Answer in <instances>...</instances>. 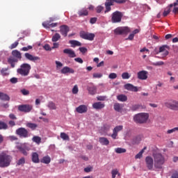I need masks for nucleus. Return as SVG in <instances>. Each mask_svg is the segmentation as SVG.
Returning <instances> with one entry per match:
<instances>
[{"label": "nucleus", "mask_w": 178, "mask_h": 178, "mask_svg": "<svg viewBox=\"0 0 178 178\" xmlns=\"http://www.w3.org/2000/svg\"><path fill=\"white\" fill-rule=\"evenodd\" d=\"M122 77L123 80H127L130 77V74H129V72H123L122 74Z\"/></svg>", "instance_id": "48"}, {"label": "nucleus", "mask_w": 178, "mask_h": 178, "mask_svg": "<svg viewBox=\"0 0 178 178\" xmlns=\"http://www.w3.org/2000/svg\"><path fill=\"white\" fill-rule=\"evenodd\" d=\"M141 108H143V106H141L140 104H135V105L132 106L131 111H137L138 109H141Z\"/></svg>", "instance_id": "47"}, {"label": "nucleus", "mask_w": 178, "mask_h": 178, "mask_svg": "<svg viewBox=\"0 0 178 178\" xmlns=\"http://www.w3.org/2000/svg\"><path fill=\"white\" fill-rule=\"evenodd\" d=\"M12 55L15 58H17L18 59H22V53L19 51L18 50H13L12 51Z\"/></svg>", "instance_id": "33"}, {"label": "nucleus", "mask_w": 178, "mask_h": 178, "mask_svg": "<svg viewBox=\"0 0 178 178\" xmlns=\"http://www.w3.org/2000/svg\"><path fill=\"white\" fill-rule=\"evenodd\" d=\"M79 49L81 54H86V52H87V48L86 47H79Z\"/></svg>", "instance_id": "63"}, {"label": "nucleus", "mask_w": 178, "mask_h": 178, "mask_svg": "<svg viewBox=\"0 0 178 178\" xmlns=\"http://www.w3.org/2000/svg\"><path fill=\"white\" fill-rule=\"evenodd\" d=\"M26 127H29V129H31L32 130H35L37 129L38 125L37 124L29 122L26 124Z\"/></svg>", "instance_id": "40"}, {"label": "nucleus", "mask_w": 178, "mask_h": 178, "mask_svg": "<svg viewBox=\"0 0 178 178\" xmlns=\"http://www.w3.org/2000/svg\"><path fill=\"white\" fill-rule=\"evenodd\" d=\"M70 44H71L72 48L76 47H81V42L77 40H70Z\"/></svg>", "instance_id": "34"}, {"label": "nucleus", "mask_w": 178, "mask_h": 178, "mask_svg": "<svg viewBox=\"0 0 178 178\" xmlns=\"http://www.w3.org/2000/svg\"><path fill=\"white\" fill-rule=\"evenodd\" d=\"M102 10H104V7H102L101 6H97V8H96L97 13H101V12Z\"/></svg>", "instance_id": "58"}, {"label": "nucleus", "mask_w": 178, "mask_h": 178, "mask_svg": "<svg viewBox=\"0 0 178 178\" xmlns=\"http://www.w3.org/2000/svg\"><path fill=\"white\" fill-rule=\"evenodd\" d=\"M15 133L17 136H19V137H21L22 138H27L28 137H30V133L24 127L18 128L17 129H16Z\"/></svg>", "instance_id": "6"}, {"label": "nucleus", "mask_w": 178, "mask_h": 178, "mask_svg": "<svg viewBox=\"0 0 178 178\" xmlns=\"http://www.w3.org/2000/svg\"><path fill=\"white\" fill-rule=\"evenodd\" d=\"M1 74L3 76H9V67L2 68L1 70Z\"/></svg>", "instance_id": "37"}, {"label": "nucleus", "mask_w": 178, "mask_h": 178, "mask_svg": "<svg viewBox=\"0 0 178 178\" xmlns=\"http://www.w3.org/2000/svg\"><path fill=\"white\" fill-rule=\"evenodd\" d=\"M79 35L81 38H83V40H88V41H94V38H95V34L90 33L84 31H81L79 33Z\"/></svg>", "instance_id": "10"}, {"label": "nucleus", "mask_w": 178, "mask_h": 178, "mask_svg": "<svg viewBox=\"0 0 178 178\" xmlns=\"http://www.w3.org/2000/svg\"><path fill=\"white\" fill-rule=\"evenodd\" d=\"M60 138L63 139L64 140L69 141L70 140V138H69L68 135L66 134L65 132L60 133Z\"/></svg>", "instance_id": "42"}, {"label": "nucleus", "mask_w": 178, "mask_h": 178, "mask_svg": "<svg viewBox=\"0 0 178 178\" xmlns=\"http://www.w3.org/2000/svg\"><path fill=\"white\" fill-rule=\"evenodd\" d=\"M8 129H9L8 124L3 121L0 120V130H8Z\"/></svg>", "instance_id": "35"}, {"label": "nucleus", "mask_w": 178, "mask_h": 178, "mask_svg": "<svg viewBox=\"0 0 178 178\" xmlns=\"http://www.w3.org/2000/svg\"><path fill=\"white\" fill-rule=\"evenodd\" d=\"M164 105L168 109H171V111H178V101L171 99L165 102Z\"/></svg>", "instance_id": "7"}, {"label": "nucleus", "mask_w": 178, "mask_h": 178, "mask_svg": "<svg viewBox=\"0 0 178 178\" xmlns=\"http://www.w3.org/2000/svg\"><path fill=\"white\" fill-rule=\"evenodd\" d=\"M87 90L90 95H95V94H97V86H95L93 83H90L89 86H88Z\"/></svg>", "instance_id": "17"}, {"label": "nucleus", "mask_w": 178, "mask_h": 178, "mask_svg": "<svg viewBox=\"0 0 178 178\" xmlns=\"http://www.w3.org/2000/svg\"><path fill=\"white\" fill-rule=\"evenodd\" d=\"M8 124H9L10 127H13L16 126V122L13 120H10L8 122Z\"/></svg>", "instance_id": "62"}, {"label": "nucleus", "mask_w": 178, "mask_h": 178, "mask_svg": "<svg viewBox=\"0 0 178 178\" xmlns=\"http://www.w3.org/2000/svg\"><path fill=\"white\" fill-rule=\"evenodd\" d=\"M143 154H144V149H142L139 153H138L135 156L136 159H140V158H143Z\"/></svg>", "instance_id": "49"}, {"label": "nucleus", "mask_w": 178, "mask_h": 178, "mask_svg": "<svg viewBox=\"0 0 178 178\" xmlns=\"http://www.w3.org/2000/svg\"><path fill=\"white\" fill-rule=\"evenodd\" d=\"M166 49H169V46H168V44H165L159 47V53L161 54V52H163V58L169 55V51L166 50Z\"/></svg>", "instance_id": "16"}, {"label": "nucleus", "mask_w": 178, "mask_h": 178, "mask_svg": "<svg viewBox=\"0 0 178 178\" xmlns=\"http://www.w3.org/2000/svg\"><path fill=\"white\" fill-rule=\"evenodd\" d=\"M149 119V114L147 113H140L134 116V122L139 124H144Z\"/></svg>", "instance_id": "3"}, {"label": "nucleus", "mask_w": 178, "mask_h": 178, "mask_svg": "<svg viewBox=\"0 0 178 178\" xmlns=\"http://www.w3.org/2000/svg\"><path fill=\"white\" fill-rule=\"evenodd\" d=\"M115 3H124L126 1L124 0H106L105 2V7L106 10L104 11V13H108V12H111V6H113Z\"/></svg>", "instance_id": "5"}, {"label": "nucleus", "mask_w": 178, "mask_h": 178, "mask_svg": "<svg viewBox=\"0 0 178 178\" xmlns=\"http://www.w3.org/2000/svg\"><path fill=\"white\" fill-rule=\"evenodd\" d=\"M31 159L33 163H40V158L38 156V153L37 152L32 153Z\"/></svg>", "instance_id": "25"}, {"label": "nucleus", "mask_w": 178, "mask_h": 178, "mask_svg": "<svg viewBox=\"0 0 178 178\" xmlns=\"http://www.w3.org/2000/svg\"><path fill=\"white\" fill-rule=\"evenodd\" d=\"M24 56L26 59H27L28 60H30L31 62H34V63L38 60H40L41 59L39 56H33L30 53H25Z\"/></svg>", "instance_id": "13"}, {"label": "nucleus", "mask_w": 178, "mask_h": 178, "mask_svg": "<svg viewBox=\"0 0 178 178\" xmlns=\"http://www.w3.org/2000/svg\"><path fill=\"white\" fill-rule=\"evenodd\" d=\"M84 172L86 173H90V172H92V167L89 165L84 168Z\"/></svg>", "instance_id": "55"}, {"label": "nucleus", "mask_w": 178, "mask_h": 178, "mask_svg": "<svg viewBox=\"0 0 178 178\" xmlns=\"http://www.w3.org/2000/svg\"><path fill=\"white\" fill-rule=\"evenodd\" d=\"M18 111L19 112H24V113H29L33 111V105L31 104H22L18 106Z\"/></svg>", "instance_id": "11"}, {"label": "nucleus", "mask_w": 178, "mask_h": 178, "mask_svg": "<svg viewBox=\"0 0 178 178\" xmlns=\"http://www.w3.org/2000/svg\"><path fill=\"white\" fill-rule=\"evenodd\" d=\"M63 54L68 55L69 58H76V53L72 49H65L63 50Z\"/></svg>", "instance_id": "21"}, {"label": "nucleus", "mask_w": 178, "mask_h": 178, "mask_svg": "<svg viewBox=\"0 0 178 178\" xmlns=\"http://www.w3.org/2000/svg\"><path fill=\"white\" fill-rule=\"evenodd\" d=\"M42 26L43 27H44V29H51L54 28V27H56V26H58V23H51V22H44L42 23Z\"/></svg>", "instance_id": "22"}, {"label": "nucleus", "mask_w": 178, "mask_h": 178, "mask_svg": "<svg viewBox=\"0 0 178 178\" xmlns=\"http://www.w3.org/2000/svg\"><path fill=\"white\" fill-rule=\"evenodd\" d=\"M17 149L19 151L21 154H23L25 156H27L29 155V149L26 147L23 146H17Z\"/></svg>", "instance_id": "24"}, {"label": "nucleus", "mask_w": 178, "mask_h": 178, "mask_svg": "<svg viewBox=\"0 0 178 178\" xmlns=\"http://www.w3.org/2000/svg\"><path fill=\"white\" fill-rule=\"evenodd\" d=\"M44 49L45 51H52V48H51V46L49 44H47L44 46Z\"/></svg>", "instance_id": "61"}, {"label": "nucleus", "mask_w": 178, "mask_h": 178, "mask_svg": "<svg viewBox=\"0 0 178 178\" xmlns=\"http://www.w3.org/2000/svg\"><path fill=\"white\" fill-rule=\"evenodd\" d=\"M93 109H104L105 104L101 102H95L92 104Z\"/></svg>", "instance_id": "23"}, {"label": "nucleus", "mask_w": 178, "mask_h": 178, "mask_svg": "<svg viewBox=\"0 0 178 178\" xmlns=\"http://www.w3.org/2000/svg\"><path fill=\"white\" fill-rule=\"evenodd\" d=\"M117 99L121 102H126V101H127V96L125 95H120L117 97Z\"/></svg>", "instance_id": "36"}, {"label": "nucleus", "mask_w": 178, "mask_h": 178, "mask_svg": "<svg viewBox=\"0 0 178 178\" xmlns=\"http://www.w3.org/2000/svg\"><path fill=\"white\" fill-rule=\"evenodd\" d=\"M124 87L125 90H128V91H133L134 92H137L138 91L137 86H134L131 83H127L124 86Z\"/></svg>", "instance_id": "19"}, {"label": "nucleus", "mask_w": 178, "mask_h": 178, "mask_svg": "<svg viewBox=\"0 0 178 178\" xmlns=\"http://www.w3.org/2000/svg\"><path fill=\"white\" fill-rule=\"evenodd\" d=\"M79 16H88V10L86 8H82L78 11Z\"/></svg>", "instance_id": "31"}, {"label": "nucleus", "mask_w": 178, "mask_h": 178, "mask_svg": "<svg viewBox=\"0 0 178 178\" xmlns=\"http://www.w3.org/2000/svg\"><path fill=\"white\" fill-rule=\"evenodd\" d=\"M18 60L17 58H15L14 57H10L8 59V63L10 65L11 67H15V63H17Z\"/></svg>", "instance_id": "27"}, {"label": "nucleus", "mask_w": 178, "mask_h": 178, "mask_svg": "<svg viewBox=\"0 0 178 178\" xmlns=\"http://www.w3.org/2000/svg\"><path fill=\"white\" fill-rule=\"evenodd\" d=\"M138 79H139V80H147V79H148V72L145 70L138 72Z\"/></svg>", "instance_id": "18"}, {"label": "nucleus", "mask_w": 178, "mask_h": 178, "mask_svg": "<svg viewBox=\"0 0 178 178\" xmlns=\"http://www.w3.org/2000/svg\"><path fill=\"white\" fill-rule=\"evenodd\" d=\"M30 49H33V46H27V47H22L21 49V51H24V52H27V51H30Z\"/></svg>", "instance_id": "52"}, {"label": "nucleus", "mask_w": 178, "mask_h": 178, "mask_svg": "<svg viewBox=\"0 0 178 178\" xmlns=\"http://www.w3.org/2000/svg\"><path fill=\"white\" fill-rule=\"evenodd\" d=\"M146 166L149 170H152L154 168V159L148 156L145 158Z\"/></svg>", "instance_id": "12"}, {"label": "nucleus", "mask_w": 178, "mask_h": 178, "mask_svg": "<svg viewBox=\"0 0 178 178\" xmlns=\"http://www.w3.org/2000/svg\"><path fill=\"white\" fill-rule=\"evenodd\" d=\"M0 99H1V101H10V97L8 94L0 92Z\"/></svg>", "instance_id": "29"}, {"label": "nucleus", "mask_w": 178, "mask_h": 178, "mask_svg": "<svg viewBox=\"0 0 178 178\" xmlns=\"http://www.w3.org/2000/svg\"><path fill=\"white\" fill-rule=\"evenodd\" d=\"M47 107L49 108V109H50L51 111H55L56 110V105L55 104V103H54V102H49L47 104Z\"/></svg>", "instance_id": "38"}, {"label": "nucleus", "mask_w": 178, "mask_h": 178, "mask_svg": "<svg viewBox=\"0 0 178 178\" xmlns=\"http://www.w3.org/2000/svg\"><path fill=\"white\" fill-rule=\"evenodd\" d=\"M32 140L36 144H41V137L40 136H33Z\"/></svg>", "instance_id": "43"}, {"label": "nucleus", "mask_w": 178, "mask_h": 178, "mask_svg": "<svg viewBox=\"0 0 178 178\" xmlns=\"http://www.w3.org/2000/svg\"><path fill=\"white\" fill-rule=\"evenodd\" d=\"M25 163H26V159H24V157H22L17 162V165L18 166H20V165H24Z\"/></svg>", "instance_id": "44"}, {"label": "nucleus", "mask_w": 178, "mask_h": 178, "mask_svg": "<svg viewBox=\"0 0 178 178\" xmlns=\"http://www.w3.org/2000/svg\"><path fill=\"white\" fill-rule=\"evenodd\" d=\"M41 163H45L46 165L51 163V157L49 156H44L41 160Z\"/></svg>", "instance_id": "32"}, {"label": "nucleus", "mask_w": 178, "mask_h": 178, "mask_svg": "<svg viewBox=\"0 0 178 178\" xmlns=\"http://www.w3.org/2000/svg\"><path fill=\"white\" fill-rule=\"evenodd\" d=\"M17 45H19V41H16L14 43H13L10 47V49H15V48L17 47Z\"/></svg>", "instance_id": "51"}, {"label": "nucleus", "mask_w": 178, "mask_h": 178, "mask_svg": "<svg viewBox=\"0 0 178 178\" xmlns=\"http://www.w3.org/2000/svg\"><path fill=\"white\" fill-rule=\"evenodd\" d=\"M60 72H61L62 74H66V73L73 74V73H74V70H73V68H70L69 67H64L61 70Z\"/></svg>", "instance_id": "26"}, {"label": "nucleus", "mask_w": 178, "mask_h": 178, "mask_svg": "<svg viewBox=\"0 0 178 178\" xmlns=\"http://www.w3.org/2000/svg\"><path fill=\"white\" fill-rule=\"evenodd\" d=\"M114 109L117 112H120V111H122V106H120V104L116 103L115 104H114Z\"/></svg>", "instance_id": "46"}, {"label": "nucleus", "mask_w": 178, "mask_h": 178, "mask_svg": "<svg viewBox=\"0 0 178 178\" xmlns=\"http://www.w3.org/2000/svg\"><path fill=\"white\" fill-rule=\"evenodd\" d=\"M102 77V74L101 73H94L93 74V79H101Z\"/></svg>", "instance_id": "56"}, {"label": "nucleus", "mask_w": 178, "mask_h": 178, "mask_svg": "<svg viewBox=\"0 0 178 178\" xmlns=\"http://www.w3.org/2000/svg\"><path fill=\"white\" fill-rule=\"evenodd\" d=\"M60 40V35L59 33H56L53 35L51 41L53 42H56L57 41H59Z\"/></svg>", "instance_id": "39"}, {"label": "nucleus", "mask_w": 178, "mask_h": 178, "mask_svg": "<svg viewBox=\"0 0 178 178\" xmlns=\"http://www.w3.org/2000/svg\"><path fill=\"white\" fill-rule=\"evenodd\" d=\"M112 178H115L116 175H119V171L118 169H114L111 171Z\"/></svg>", "instance_id": "50"}, {"label": "nucleus", "mask_w": 178, "mask_h": 178, "mask_svg": "<svg viewBox=\"0 0 178 178\" xmlns=\"http://www.w3.org/2000/svg\"><path fill=\"white\" fill-rule=\"evenodd\" d=\"M76 112L77 113H87L88 112V106L86 104H81L76 108Z\"/></svg>", "instance_id": "14"}, {"label": "nucleus", "mask_w": 178, "mask_h": 178, "mask_svg": "<svg viewBox=\"0 0 178 178\" xmlns=\"http://www.w3.org/2000/svg\"><path fill=\"white\" fill-rule=\"evenodd\" d=\"M126 149L122 147H118L115 149L116 154H124L126 152Z\"/></svg>", "instance_id": "41"}, {"label": "nucleus", "mask_w": 178, "mask_h": 178, "mask_svg": "<svg viewBox=\"0 0 178 178\" xmlns=\"http://www.w3.org/2000/svg\"><path fill=\"white\" fill-rule=\"evenodd\" d=\"M175 131H178V127H175L172 129H168L167 131V134H172V133H175Z\"/></svg>", "instance_id": "53"}, {"label": "nucleus", "mask_w": 178, "mask_h": 178, "mask_svg": "<svg viewBox=\"0 0 178 178\" xmlns=\"http://www.w3.org/2000/svg\"><path fill=\"white\" fill-rule=\"evenodd\" d=\"M97 101H105L106 99V97L105 96H99L97 97Z\"/></svg>", "instance_id": "64"}, {"label": "nucleus", "mask_w": 178, "mask_h": 178, "mask_svg": "<svg viewBox=\"0 0 178 178\" xmlns=\"http://www.w3.org/2000/svg\"><path fill=\"white\" fill-rule=\"evenodd\" d=\"M108 77L111 79H116V77H118V74H116V73L113 72L108 75Z\"/></svg>", "instance_id": "57"}, {"label": "nucleus", "mask_w": 178, "mask_h": 178, "mask_svg": "<svg viewBox=\"0 0 178 178\" xmlns=\"http://www.w3.org/2000/svg\"><path fill=\"white\" fill-rule=\"evenodd\" d=\"M123 17V13L120 11H115L112 13L111 22L112 23H120Z\"/></svg>", "instance_id": "9"}, {"label": "nucleus", "mask_w": 178, "mask_h": 178, "mask_svg": "<svg viewBox=\"0 0 178 178\" xmlns=\"http://www.w3.org/2000/svg\"><path fill=\"white\" fill-rule=\"evenodd\" d=\"M60 33L63 37H67V33H69V26L63 25L60 26Z\"/></svg>", "instance_id": "20"}, {"label": "nucleus", "mask_w": 178, "mask_h": 178, "mask_svg": "<svg viewBox=\"0 0 178 178\" xmlns=\"http://www.w3.org/2000/svg\"><path fill=\"white\" fill-rule=\"evenodd\" d=\"M123 130V125H119L115 127L113 130V134H111V137L113 140H116V138L118 137V133L119 131H122Z\"/></svg>", "instance_id": "15"}, {"label": "nucleus", "mask_w": 178, "mask_h": 178, "mask_svg": "<svg viewBox=\"0 0 178 178\" xmlns=\"http://www.w3.org/2000/svg\"><path fill=\"white\" fill-rule=\"evenodd\" d=\"M31 70V65L29 63H23L20 65V67L17 70V73L24 77L27 76L30 74V71Z\"/></svg>", "instance_id": "4"}, {"label": "nucleus", "mask_w": 178, "mask_h": 178, "mask_svg": "<svg viewBox=\"0 0 178 178\" xmlns=\"http://www.w3.org/2000/svg\"><path fill=\"white\" fill-rule=\"evenodd\" d=\"M172 8H173V4H170L169 6L165 8L164 12L163 13V16L164 17H166V16H168V15L170 13V9H172Z\"/></svg>", "instance_id": "30"}, {"label": "nucleus", "mask_w": 178, "mask_h": 178, "mask_svg": "<svg viewBox=\"0 0 178 178\" xmlns=\"http://www.w3.org/2000/svg\"><path fill=\"white\" fill-rule=\"evenodd\" d=\"M72 94H77L79 92V86L75 85L72 90Z\"/></svg>", "instance_id": "54"}, {"label": "nucleus", "mask_w": 178, "mask_h": 178, "mask_svg": "<svg viewBox=\"0 0 178 178\" xmlns=\"http://www.w3.org/2000/svg\"><path fill=\"white\" fill-rule=\"evenodd\" d=\"M21 92L23 95H29L30 94V92L26 89L21 90Z\"/></svg>", "instance_id": "59"}, {"label": "nucleus", "mask_w": 178, "mask_h": 178, "mask_svg": "<svg viewBox=\"0 0 178 178\" xmlns=\"http://www.w3.org/2000/svg\"><path fill=\"white\" fill-rule=\"evenodd\" d=\"M74 60H75V62H77L78 63H81V64L83 63V62H84L83 60V59L80 57L74 58Z\"/></svg>", "instance_id": "60"}, {"label": "nucleus", "mask_w": 178, "mask_h": 178, "mask_svg": "<svg viewBox=\"0 0 178 178\" xmlns=\"http://www.w3.org/2000/svg\"><path fill=\"white\" fill-rule=\"evenodd\" d=\"M151 65H152V66H163L165 63L163 61H157L155 63H152Z\"/></svg>", "instance_id": "45"}, {"label": "nucleus", "mask_w": 178, "mask_h": 178, "mask_svg": "<svg viewBox=\"0 0 178 178\" xmlns=\"http://www.w3.org/2000/svg\"><path fill=\"white\" fill-rule=\"evenodd\" d=\"M131 31L130 28L127 26L118 27L114 30V34L116 35H123V34H129Z\"/></svg>", "instance_id": "8"}, {"label": "nucleus", "mask_w": 178, "mask_h": 178, "mask_svg": "<svg viewBox=\"0 0 178 178\" xmlns=\"http://www.w3.org/2000/svg\"><path fill=\"white\" fill-rule=\"evenodd\" d=\"M99 143H100L102 145H109V140H108V138L100 137L99 138Z\"/></svg>", "instance_id": "28"}, {"label": "nucleus", "mask_w": 178, "mask_h": 178, "mask_svg": "<svg viewBox=\"0 0 178 178\" xmlns=\"http://www.w3.org/2000/svg\"><path fill=\"white\" fill-rule=\"evenodd\" d=\"M12 162V156L5 152L0 153V168H8Z\"/></svg>", "instance_id": "2"}, {"label": "nucleus", "mask_w": 178, "mask_h": 178, "mask_svg": "<svg viewBox=\"0 0 178 178\" xmlns=\"http://www.w3.org/2000/svg\"><path fill=\"white\" fill-rule=\"evenodd\" d=\"M153 156L154 161V168L156 169H162L163 168V165H165V163L166 162L165 156L161 153L154 154Z\"/></svg>", "instance_id": "1"}]
</instances>
